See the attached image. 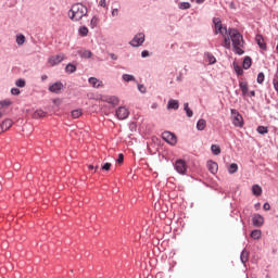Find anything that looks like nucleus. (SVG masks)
<instances>
[{"label": "nucleus", "mask_w": 278, "mask_h": 278, "mask_svg": "<svg viewBox=\"0 0 278 278\" xmlns=\"http://www.w3.org/2000/svg\"><path fill=\"white\" fill-rule=\"evenodd\" d=\"M206 125H207V122H205V119H199L197 122L198 131H203L205 129Z\"/></svg>", "instance_id": "24"}, {"label": "nucleus", "mask_w": 278, "mask_h": 278, "mask_svg": "<svg viewBox=\"0 0 278 278\" xmlns=\"http://www.w3.org/2000/svg\"><path fill=\"white\" fill-rule=\"evenodd\" d=\"M47 79H49V76H47V75L41 76V81H47Z\"/></svg>", "instance_id": "53"}, {"label": "nucleus", "mask_w": 278, "mask_h": 278, "mask_svg": "<svg viewBox=\"0 0 278 278\" xmlns=\"http://www.w3.org/2000/svg\"><path fill=\"white\" fill-rule=\"evenodd\" d=\"M177 80H178V81H180V80H181V78H180V77H177Z\"/></svg>", "instance_id": "61"}, {"label": "nucleus", "mask_w": 278, "mask_h": 278, "mask_svg": "<svg viewBox=\"0 0 278 278\" xmlns=\"http://www.w3.org/2000/svg\"><path fill=\"white\" fill-rule=\"evenodd\" d=\"M240 260L243 266H247V262H249V252L247 249H243L240 254Z\"/></svg>", "instance_id": "19"}, {"label": "nucleus", "mask_w": 278, "mask_h": 278, "mask_svg": "<svg viewBox=\"0 0 278 278\" xmlns=\"http://www.w3.org/2000/svg\"><path fill=\"white\" fill-rule=\"evenodd\" d=\"M110 168H112V163H104V164L101 166V169H102V170H110Z\"/></svg>", "instance_id": "44"}, {"label": "nucleus", "mask_w": 278, "mask_h": 278, "mask_svg": "<svg viewBox=\"0 0 278 278\" xmlns=\"http://www.w3.org/2000/svg\"><path fill=\"white\" fill-rule=\"evenodd\" d=\"M192 5L190 4V2H180L178 3V8L179 10H190Z\"/></svg>", "instance_id": "36"}, {"label": "nucleus", "mask_w": 278, "mask_h": 278, "mask_svg": "<svg viewBox=\"0 0 278 278\" xmlns=\"http://www.w3.org/2000/svg\"><path fill=\"white\" fill-rule=\"evenodd\" d=\"M223 47L226 48V49H228V50L231 49V36L225 35Z\"/></svg>", "instance_id": "25"}, {"label": "nucleus", "mask_w": 278, "mask_h": 278, "mask_svg": "<svg viewBox=\"0 0 278 278\" xmlns=\"http://www.w3.org/2000/svg\"><path fill=\"white\" fill-rule=\"evenodd\" d=\"M93 167H94V165H89L90 170H93ZM98 168H99V166H96L94 170L97 172Z\"/></svg>", "instance_id": "56"}, {"label": "nucleus", "mask_w": 278, "mask_h": 278, "mask_svg": "<svg viewBox=\"0 0 278 278\" xmlns=\"http://www.w3.org/2000/svg\"><path fill=\"white\" fill-rule=\"evenodd\" d=\"M109 55L111 60H114V61L118 60V55H116L115 53H109Z\"/></svg>", "instance_id": "51"}, {"label": "nucleus", "mask_w": 278, "mask_h": 278, "mask_svg": "<svg viewBox=\"0 0 278 278\" xmlns=\"http://www.w3.org/2000/svg\"><path fill=\"white\" fill-rule=\"evenodd\" d=\"M144 33H138L129 42L130 47H142L144 45Z\"/></svg>", "instance_id": "7"}, {"label": "nucleus", "mask_w": 278, "mask_h": 278, "mask_svg": "<svg viewBox=\"0 0 278 278\" xmlns=\"http://www.w3.org/2000/svg\"><path fill=\"white\" fill-rule=\"evenodd\" d=\"M253 227H263L264 226V216L260 214H254L252 216Z\"/></svg>", "instance_id": "12"}, {"label": "nucleus", "mask_w": 278, "mask_h": 278, "mask_svg": "<svg viewBox=\"0 0 278 278\" xmlns=\"http://www.w3.org/2000/svg\"><path fill=\"white\" fill-rule=\"evenodd\" d=\"M155 108H157V103L152 104V110H155Z\"/></svg>", "instance_id": "59"}, {"label": "nucleus", "mask_w": 278, "mask_h": 278, "mask_svg": "<svg viewBox=\"0 0 278 278\" xmlns=\"http://www.w3.org/2000/svg\"><path fill=\"white\" fill-rule=\"evenodd\" d=\"M87 15H88V8L79 2L74 3L68 11V16L71 21H74L75 23H77V21H81L83 17Z\"/></svg>", "instance_id": "2"}, {"label": "nucleus", "mask_w": 278, "mask_h": 278, "mask_svg": "<svg viewBox=\"0 0 278 278\" xmlns=\"http://www.w3.org/2000/svg\"><path fill=\"white\" fill-rule=\"evenodd\" d=\"M228 36H230L232 42L233 53L237 55H244V50H242L244 47V37H242V34L236 28H229Z\"/></svg>", "instance_id": "1"}, {"label": "nucleus", "mask_w": 278, "mask_h": 278, "mask_svg": "<svg viewBox=\"0 0 278 278\" xmlns=\"http://www.w3.org/2000/svg\"><path fill=\"white\" fill-rule=\"evenodd\" d=\"M213 34L215 36H218L219 34L223 37L229 34V30H227V26L223 25V21H220L219 17H213Z\"/></svg>", "instance_id": "3"}, {"label": "nucleus", "mask_w": 278, "mask_h": 278, "mask_svg": "<svg viewBox=\"0 0 278 278\" xmlns=\"http://www.w3.org/2000/svg\"><path fill=\"white\" fill-rule=\"evenodd\" d=\"M12 127V119H4L2 124H0V131H8Z\"/></svg>", "instance_id": "18"}, {"label": "nucleus", "mask_w": 278, "mask_h": 278, "mask_svg": "<svg viewBox=\"0 0 278 278\" xmlns=\"http://www.w3.org/2000/svg\"><path fill=\"white\" fill-rule=\"evenodd\" d=\"M79 116H81V110L77 109V110L72 111L73 118H79Z\"/></svg>", "instance_id": "42"}, {"label": "nucleus", "mask_w": 278, "mask_h": 278, "mask_svg": "<svg viewBox=\"0 0 278 278\" xmlns=\"http://www.w3.org/2000/svg\"><path fill=\"white\" fill-rule=\"evenodd\" d=\"M99 5H100V8H105V5H106L105 0H100Z\"/></svg>", "instance_id": "52"}, {"label": "nucleus", "mask_w": 278, "mask_h": 278, "mask_svg": "<svg viewBox=\"0 0 278 278\" xmlns=\"http://www.w3.org/2000/svg\"><path fill=\"white\" fill-rule=\"evenodd\" d=\"M97 25H99V17H97V15H93L91 21H90L91 29H94V27H97Z\"/></svg>", "instance_id": "37"}, {"label": "nucleus", "mask_w": 278, "mask_h": 278, "mask_svg": "<svg viewBox=\"0 0 278 278\" xmlns=\"http://www.w3.org/2000/svg\"><path fill=\"white\" fill-rule=\"evenodd\" d=\"M150 53H149V50H143L141 52V58H149Z\"/></svg>", "instance_id": "49"}, {"label": "nucleus", "mask_w": 278, "mask_h": 278, "mask_svg": "<svg viewBox=\"0 0 278 278\" xmlns=\"http://www.w3.org/2000/svg\"><path fill=\"white\" fill-rule=\"evenodd\" d=\"M78 55H80V58H84L85 60H90V58H92V51L90 50L78 51Z\"/></svg>", "instance_id": "22"}, {"label": "nucleus", "mask_w": 278, "mask_h": 278, "mask_svg": "<svg viewBox=\"0 0 278 278\" xmlns=\"http://www.w3.org/2000/svg\"><path fill=\"white\" fill-rule=\"evenodd\" d=\"M0 118H1V113H0Z\"/></svg>", "instance_id": "62"}, {"label": "nucleus", "mask_w": 278, "mask_h": 278, "mask_svg": "<svg viewBox=\"0 0 278 278\" xmlns=\"http://www.w3.org/2000/svg\"><path fill=\"white\" fill-rule=\"evenodd\" d=\"M248 94L250 96V97H255V90H252V91H248Z\"/></svg>", "instance_id": "54"}, {"label": "nucleus", "mask_w": 278, "mask_h": 278, "mask_svg": "<svg viewBox=\"0 0 278 278\" xmlns=\"http://www.w3.org/2000/svg\"><path fill=\"white\" fill-rule=\"evenodd\" d=\"M255 42L262 49V51H266L268 48L266 46V41H264V37L262 35H256Z\"/></svg>", "instance_id": "13"}, {"label": "nucleus", "mask_w": 278, "mask_h": 278, "mask_svg": "<svg viewBox=\"0 0 278 278\" xmlns=\"http://www.w3.org/2000/svg\"><path fill=\"white\" fill-rule=\"evenodd\" d=\"M11 94H13L14 97H17V94H21V89H18V88H12V89H11Z\"/></svg>", "instance_id": "45"}, {"label": "nucleus", "mask_w": 278, "mask_h": 278, "mask_svg": "<svg viewBox=\"0 0 278 278\" xmlns=\"http://www.w3.org/2000/svg\"><path fill=\"white\" fill-rule=\"evenodd\" d=\"M16 45H18V47H22V45H25V35L20 34L16 36Z\"/></svg>", "instance_id": "33"}, {"label": "nucleus", "mask_w": 278, "mask_h": 278, "mask_svg": "<svg viewBox=\"0 0 278 278\" xmlns=\"http://www.w3.org/2000/svg\"><path fill=\"white\" fill-rule=\"evenodd\" d=\"M275 77H276V79H278V65H277Z\"/></svg>", "instance_id": "58"}, {"label": "nucleus", "mask_w": 278, "mask_h": 278, "mask_svg": "<svg viewBox=\"0 0 278 278\" xmlns=\"http://www.w3.org/2000/svg\"><path fill=\"white\" fill-rule=\"evenodd\" d=\"M252 194H254V197H262V187H260V185H253Z\"/></svg>", "instance_id": "23"}, {"label": "nucleus", "mask_w": 278, "mask_h": 278, "mask_svg": "<svg viewBox=\"0 0 278 278\" xmlns=\"http://www.w3.org/2000/svg\"><path fill=\"white\" fill-rule=\"evenodd\" d=\"M77 71V66L73 65V64H67L66 67H65V72L66 73H70V74H73Z\"/></svg>", "instance_id": "35"}, {"label": "nucleus", "mask_w": 278, "mask_h": 278, "mask_svg": "<svg viewBox=\"0 0 278 278\" xmlns=\"http://www.w3.org/2000/svg\"><path fill=\"white\" fill-rule=\"evenodd\" d=\"M48 62L51 66H58V64H61V62H64V54L61 53V54L52 55L49 58Z\"/></svg>", "instance_id": "9"}, {"label": "nucleus", "mask_w": 278, "mask_h": 278, "mask_svg": "<svg viewBox=\"0 0 278 278\" xmlns=\"http://www.w3.org/2000/svg\"><path fill=\"white\" fill-rule=\"evenodd\" d=\"M162 138L165 142H167V144H170L172 147L177 144V136L168 130L162 134Z\"/></svg>", "instance_id": "6"}, {"label": "nucleus", "mask_w": 278, "mask_h": 278, "mask_svg": "<svg viewBox=\"0 0 278 278\" xmlns=\"http://www.w3.org/2000/svg\"><path fill=\"white\" fill-rule=\"evenodd\" d=\"M174 168L179 175H186L188 173V165L186 164V161L178 159L174 163Z\"/></svg>", "instance_id": "5"}, {"label": "nucleus", "mask_w": 278, "mask_h": 278, "mask_svg": "<svg viewBox=\"0 0 278 278\" xmlns=\"http://www.w3.org/2000/svg\"><path fill=\"white\" fill-rule=\"evenodd\" d=\"M167 110H179V101L170 99L167 103Z\"/></svg>", "instance_id": "20"}, {"label": "nucleus", "mask_w": 278, "mask_h": 278, "mask_svg": "<svg viewBox=\"0 0 278 278\" xmlns=\"http://www.w3.org/2000/svg\"><path fill=\"white\" fill-rule=\"evenodd\" d=\"M233 68L238 76L244 75V70L238 63L233 62Z\"/></svg>", "instance_id": "29"}, {"label": "nucleus", "mask_w": 278, "mask_h": 278, "mask_svg": "<svg viewBox=\"0 0 278 278\" xmlns=\"http://www.w3.org/2000/svg\"><path fill=\"white\" fill-rule=\"evenodd\" d=\"M252 64H253V60L251 59V56H244L243 63H242V68H244V71H249V68H251Z\"/></svg>", "instance_id": "17"}, {"label": "nucleus", "mask_w": 278, "mask_h": 278, "mask_svg": "<svg viewBox=\"0 0 278 278\" xmlns=\"http://www.w3.org/2000/svg\"><path fill=\"white\" fill-rule=\"evenodd\" d=\"M10 105H12V101L10 100L0 101V110H3V108H10Z\"/></svg>", "instance_id": "39"}, {"label": "nucleus", "mask_w": 278, "mask_h": 278, "mask_svg": "<svg viewBox=\"0 0 278 278\" xmlns=\"http://www.w3.org/2000/svg\"><path fill=\"white\" fill-rule=\"evenodd\" d=\"M206 166L212 175H216L218 173V163L214 161H207Z\"/></svg>", "instance_id": "14"}, {"label": "nucleus", "mask_w": 278, "mask_h": 278, "mask_svg": "<svg viewBox=\"0 0 278 278\" xmlns=\"http://www.w3.org/2000/svg\"><path fill=\"white\" fill-rule=\"evenodd\" d=\"M273 86H274V90L276 91V93L278 96V80L276 78L273 79Z\"/></svg>", "instance_id": "46"}, {"label": "nucleus", "mask_w": 278, "mask_h": 278, "mask_svg": "<svg viewBox=\"0 0 278 278\" xmlns=\"http://www.w3.org/2000/svg\"><path fill=\"white\" fill-rule=\"evenodd\" d=\"M102 101H104V103H109L110 105H118V103L121 102V100L116 96H104L102 98Z\"/></svg>", "instance_id": "11"}, {"label": "nucleus", "mask_w": 278, "mask_h": 278, "mask_svg": "<svg viewBox=\"0 0 278 278\" xmlns=\"http://www.w3.org/2000/svg\"><path fill=\"white\" fill-rule=\"evenodd\" d=\"M195 3H198L199 5H201L202 3H205V0H195Z\"/></svg>", "instance_id": "55"}, {"label": "nucleus", "mask_w": 278, "mask_h": 278, "mask_svg": "<svg viewBox=\"0 0 278 278\" xmlns=\"http://www.w3.org/2000/svg\"><path fill=\"white\" fill-rule=\"evenodd\" d=\"M124 161H125V155H123V153H119L117 157V163L123 164Z\"/></svg>", "instance_id": "47"}, {"label": "nucleus", "mask_w": 278, "mask_h": 278, "mask_svg": "<svg viewBox=\"0 0 278 278\" xmlns=\"http://www.w3.org/2000/svg\"><path fill=\"white\" fill-rule=\"evenodd\" d=\"M15 85L17 86V88H25L26 86L25 79H22V78L17 79L15 81Z\"/></svg>", "instance_id": "41"}, {"label": "nucleus", "mask_w": 278, "mask_h": 278, "mask_svg": "<svg viewBox=\"0 0 278 278\" xmlns=\"http://www.w3.org/2000/svg\"><path fill=\"white\" fill-rule=\"evenodd\" d=\"M207 60H208V64H216V56L210 52L205 53Z\"/></svg>", "instance_id": "34"}, {"label": "nucleus", "mask_w": 278, "mask_h": 278, "mask_svg": "<svg viewBox=\"0 0 278 278\" xmlns=\"http://www.w3.org/2000/svg\"><path fill=\"white\" fill-rule=\"evenodd\" d=\"M88 83L92 88H101V86H103V81L99 80L97 77H89Z\"/></svg>", "instance_id": "15"}, {"label": "nucleus", "mask_w": 278, "mask_h": 278, "mask_svg": "<svg viewBox=\"0 0 278 278\" xmlns=\"http://www.w3.org/2000/svg\"><path fill=\"white\" fill-rule=\"evenodd\" d=\"M230 113L232 116V125L235 127H240V128L244 127V118L242 117L240 112H238V110L236 109H231Z\"/></svg>", "instance_id": "4"}, {"label": "nucleus", "mask_w": 278, "mask_h": 278, "mask_svg": "<svg viewBox=\"0 0 278 278\" xmlns=\"http://www.w3.org/2000/svg\"><path fill=\"white\" fill-rule=\"evenodd\" d=\"M229 175H235V173H238V164L232 163L228 167Z\"/></svg>", "instance_id": "32"}, {"label": "nucleus", "mask_w": 278, "mask_h": 278, "mask_svg": "<svg viewBox=\"0 0 278 278\" xmlns=\"http://www.w3.org/2000/svg\"><path fill=\"white\" fill-rule=\"evenodd\" d=\"M250 238H252V240H260L262 238V230L260 229L252 230L250 233Z\"/></svg>", "instance_id": "21"}, {"label": "nucleus", "mask_w": 278, "mask_h": 278, "mask_svg": "<svg viewBox=\"0 0 278 278\" xmlns=\"http://www.w3.org/2000/svg\"><path fill=\"white\" fill-rule=\"evenodd\" d=\"M14 168H15V170H18V169L21 168V165L15 164V165H14Z\"/></svg>", "instance_id": "57"}, {"label": "nucleus", "mask_w": 278, "mask_h": 278, "mask_svg": "<svg viewBox=\"0 0 278 278\" xmlns=\"http://www.w3.org/2000/svg\"><path fill=\"white\" fill-rule=\"evenodd\" d=\"M184 110H185V112H186L188 118H192V116H194V112L191 111V109H190L188 102H186V103L184 104Z\"/></svg>", "instance_id": "27"}, {"label": "nucleus", "mask_w": 278, "mask_h": 278, "mask_svg": "<svg viewBox=\"0 0 278 278\" xmlns=\"http://www.w3.org/2000/svg\"><path fill=\"white\" fill-rule=\"evenodd\" d=\"M115 116L118 118V121H125L129 118V110H127L125 106H119L115 111Z\"/></svg>", "instance_id": "8"}, {"label": "nucleus", "mask_w": 278, "mask_h": 278, "mask_svg": "<svg viewBox=\"0 0 278 278\" xmlns=\"http://www.w3.org/2000/svg\"><path fill=\"white\" fill-rule=\"evenodd\" d=\"M78 34L81 38H86V36H88V27L80 26L78 29Z\"/></svg>", "instance_id": "28"}, {"label": "nucleus", "mask_w": 278, "mask_h": 278, "mask_svg": "<svg viewBox=\"0 0 278 278\" xmlns=\"http://www.w3.org/2000/svg\"><path fill=\"white\" fill-rule=\"evenodd\" d=\"M211 151H212L213 155H220V146L212 144Z\"/></svg>", "instance_id": "31"}, {"label": "nucleus", "mask_w": 278, "mask_h": 278, "mask_svg": "<svg viewBox=\"0 0 278 278\" xmlns=\"http://www.w3.org/2000/svg\"><path fill=\"white\" fill-rule=\"evenodd\" d=\"M111 15L113 17L118 16V9H112Z\"/></svg>", "instance_id": "50"}, {"label": "nucleus", "mask_w": 278, "mask_h": 278, "mask_svg": "<svg viewBox=\"0 0 278 278\" xmlns=\"http://www.w3.org/2000/svg\"><path fill=\"white\" fill-rule=\"evenodd\" d=\"M264 79H266V76L263 72H260L256 78L257 84H264Z\"/></svg>", "instance_id": "40"}, {"label": "nucleus", "mask_w": 278, "mask_h": 278, "mask_svg": "<svg viewBox=\"0 0 278 278\" xmlns=\"http://www.w3.org/2000/svg\"><path fill=\"white\" fill-rule=\"evenodd\" d=\"M263 210H264L265 212H269V210H270V203L265 202L264 205H263Z\"/></svg>", "instance_id": "48"}, {"label": "nucleus", "mask_w": 278, "mask_h": 278, "mask_svg": "<svg viewBox=\"0 0 278 278\" xmlns=\"http://www.w3.org/2000/svg\"><path fill=\"white\" fill-rule=\"evenodd\" d=\"M257 134H261V136H264L265 134H268V127L266 126H258L256 128Z\"/></svg>", "instance_id": "38"}, {"label": "nucleus", "mask_w": 278, "mask_h": 278, "mask_svg": "<svg viewBox=\"0 0 278 278\" xmlns=\"http://www.w3.org/2000/svg\"><path fill=\"white\" fill-rule=\"evenodd\" d=\"M122 79L123 81H126V83L136 81V76L131 74H123Z\"/></svg>", "instance_id": "26"}, {"label": "nucleus", "mask_w": 278, "mask_h": 278, "mask_svg": "<svg viewBox=\"0 0 278 278\" xmlns=\"http://www.w3.org/2000/svg\"><path fill=\"white\" fill-rule=\"evenodd\" d=\"M138 90L141 92V94L147 93V87L144 85H138Z\"/></svg>", "instance_id": "43"}, {"label": "nucleus", "mask_w": 278, "mask_h": 278, "mask_svg": "<svg viewBox=\"0 0 278 278\" xmlns=\"http://www.w3.org/2000/svg\"><path fill=\"white\" fill-rule=\"evenodd\" d=\"M62 88H64V84H62V81H55L49 86V91L53 92L54 94H60Z\"/></svg>", "instance_id": "10"}, {"label": "nucleus", "mask_w": 278, "mask_h": 278, "mask_svg": "<svg viewBox=\"0 0 278 278\" xmlns=\"http://www.w3.org/2000/svg\"><path fill=\"white\" fill-rule=\"evenodd\" d=\"M45 116H47V112L43 110H37L34 113V118H45Z\"/></svg>", "instance_id": "30"}, {"label": "nucleus", "mask_w": 278, "mask_h": 278, "mask_svg": "<svg viewBox=\"0 0 278 278\" xmlns=\"http://www.w3.org/2000/svg\"><path fill=\"white\" fill-rule=\"evenodd\" d=\"M255 207H260V203H256V204H255Z\"/></svg>", "instance_id": "60"}, {"label": "nucleus", "mask_w": 278, "mask_h": 278, "mask_svg": "<svg viewBox=\"0 0 278 278\" xmlns=\"http://www.w3.org/2000/svg\"><path fill=\"white\" fill-rule=\"evenodd\" d=\"M239 88H240L243 97H247L249 94V83L239 81Z\"/></svg>", "instance_id": "16"}]
</instances>
